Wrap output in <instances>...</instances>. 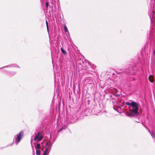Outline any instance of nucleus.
<instances>
[{
	"instance_id": "obj_10",
	"label": "nucleus",
	"mask_w": 155,
	"mask_h": 155,
	"mask_svg": "<svg viewBox=\"0 0 155 155\" xmlns=\"http://www.w3.org/2000/svg\"><path fill=\"white\" fill-rule=\"evenodd\" d=\"M64 31L68 33V30L67 29V27L65 25H64Z\"/></svg>"
},
{
	"instance_id": "obj_18",
	"label": "nucleus",
	"mask_w": 155,
	"mask_h": 155,
	"mask_svg": "<svg viewBox=\"0 0 155 155\" xmlns=\"http://www.w3.org/2000/svg\"><path fill=\"white\" fill-rule=\"evenodd\" d=\"M11 66H10V65H8V66H5V67H3L2 68H6V67H11Z\"/></svg>"
},
{
	"instance_id": "obj_21",
	"label": "nucleus",
	"mask_w": 155,
	"mask_h": 155,
	"mask_svg": "<svg viewBox=\"0 0 155 155\" xmlns=\"http://www.w3.org/2000/svg\"><path fill=\"white\" fill-rule=\"evenodd\" d=\"M48 142L47 143H46V145H48Z\"/></svg>"
},
{
	"instance_id": "obj_7",
	"label": "nucleus",
	"mask_w": 155,
	"mask_h": 155,
	"mask_svg": "<svg viewBox=\"0 0 155 155\" xmlns=\"http://www.w3.org/2000/svg\"><path fill=\"white\" fill-rule=\"evenodd\" d=\"M48 149V147H46L45 148V150L43 152V155H48L50 150H49Z\"/></svg>"
},
{
	"instance_id": "obj_15",
	"label": "nucleus",
	"mask_w": 155,
	"mask_h": 155,
	"mask_svg": "<svg viewBox=\"0 0 155 155\" xmlns=\"http://www.w3.org/2000/svg\"><path fill=\"white\" fill-rule=\"evenodd\" d=\"M51 141H49L48 142V144L49 146L48 147L49 148V147L51 145Z\"/></svg>"
},
{
	"instance_id": "obj_5",
	"label": "nucleus",
	"mask_w": 155,
	"mask_h": 155,
	"mask_svg": "<svg viewBox=\"0 0 155 155\" xmlns=\"http://www.w3.org/2000/svg\"><path fill=\"white\" fill-rule=\"evenodd\" d=\"M138 109H132L130 112V114L134 116L137 115L138 114Z\"/></svg>"
},
{
	"instance_id": "obj_12",
	"label": "nucleus",
	"mask_w": 155,
	"mask_h": 155,
	"mask_svg": "<svg viewBox=\"0 0 155 155\" xmlns=\"http://www.w3.org/2000/svg\"><path fill=\"white\" fill-rule=\"evenodd\" d=\"M149 132L150 133V134H151V136H152V137L153 138H154V137H154V133L153 132H152L153 133V134H152L151 133V132H150V131L149 130Z\"/></svg>"
},
{
	"instance_id": "obj_17",
	"label": "nucleus",
	"mask_w": 155,
	"mask_h": 155,
	"mask_svg": "<svg viewBox=\"0 0 155 155\" xmlns=\"http://www.w3.org/2000/svg\"><path fill=\"white\" fill-rule=\"evenodd\" d=\"M81 57H82V60H84V61H85V58H84V57L82 55Z\"/></svg>"
},
{
	"instance_id": "obj_1",
	"label": "nucleus",
	"mask_w": 155,
	"mask_h": 155,
	"mask_svg": "<svg viewBox=\"0 0 155 155\" xmlns=\"http://www.w3.org/2000/svg\"><path fill=\"white\" fill-rule=\"evenodd\" d=\"M24 133L22 131H21L16 136L14 139V142L17 145L20 142L23 136Z\"/></svg>"
},
{
	"instance_id": "obj_8",
	"label": "nucleus",
	"mask_w": 155,
	"mask_h": 155,
	"mask_svg": "<svg viewBox=\"0 0 155 155\" xmlns=\"http://www.w3.org/2000/svg\"><path fill=\"white\" fill-rule=\"evenodd\" d=\"M149 81L152 83L154 81V77L152 75H150L148 78Z\"/></svg>"
},
{
	"instance_id": "obj_19",
	"label": "nucleus",
	"mask_w": 155,
	"mask_h": 155,
	"mask_svg": "<svg viewBox=\"0 0 155 155\" xmlns=\"http://www.w3.org/2000/svg\"><path fill=\"white\" fill-rule=\"evenodd\" d=\"M153 54L155 55V49L153 51Z\"/></svg>"
},
{
	"instance_id": "obj_20",
	"label": "nucleus",
	"mask_w": 155,
	"mask_h": 155,
	"mask_svg": "<svg viewBox=\"0 0 155 155\" xmlns=\"http://www.w3.org/2000/svg\"><path fill=\"white\" fill-rule=\"evenodd\" d=\"M88 63L89 64V65H91V63L90 62H88Z\"/></svg>"
},
{
	"instance_id": "obj_3",
	"label": "nucleus",
	"mask_w": 155,
	"mask_h": 155,
	"mask_svg": "<svg viewBox=\"0 0 155 155\" xmlns=\"http://www.w3.org/2000/svg\"><path fill=\"white\" fill-rule=\"evenodd\" d=\"M43 135L41 132H39L37 134L35 135L34 137V140L38 142L41 140L43 137Z\"/></svg>"
},
{
	"instance_id": "obj_4",
	"label": "nucleus",
	"mask_w": 155,
	"mask_h": 155,
	"mask_svg": "<svg viewBox=\"0 0 155 155\" xmlns=\"http://www.w3.org/2000/svg\"><path fill=\"white\" fill-rule=\"evenodd\" d=\"M127 105L131 106L132 109H138V105L137 103L132 101L131 103H127Z\"/></svg>"
},
{
	"instance_id": "obj_11",
	"label": "nucleus",
	"mask_w": 155,
	"mask_h": 155,
	"mask_svg": "<svg viewBox=\"0 0 155 155\" xmlns=\"http://www.w3.org/2000/svg\"><path fill=\"white\" fill-rule=\"evenodd\" d=\"M36 154L37 155H40V152L39 150H36Z\"/></svg>"
},
{
	"instance_id": "obj_16",
	"label": "nucleus",
	"mask_w": 155,
	"mask_h": 155,
	"mask_svg": "<svg viewBox=\"0 0 155 155\" xmlns=\"http://www.w3.org/2000/svg\"><path fill=\"white\" fill-rule=\"evenodd\" d=\"M46 6L47 7H48V2H46Z\"/></svg>"
},
{
	"instance_id": "obj_9",
	"label": "nucleus",
	"mask_w": 155,
	"mask_h": 155,
	"mask_svg": "<svg viewBox=\"0 0 155 155\" xmlns=\"http://www.w3.org/2000/svg\"><path fill=\"white\" fill-rule=\"evenodd\" d=\"M62 52L64 54H67L66 51L64 50L62 48H61Z\"/></svg>"
},
{
	"instance_id": "obj_14",
	"label": "nucleus",
	"mask_w": 155,
	"mask_h": 155,
	"mask_svg": "<svg viewBox=\"0 0 155 155\" xmlns=\"http://www.w3.org/2000/svg\"><path fill=\"white\" fill-rule=\"evenodd\" d=\"M37 148L38 149H39L40 147V144L39 143H38L37 145Z\"/></svg>"
},
{
	"instance_id": "obj_13",
	"label": "nucleus",
	"mask_w": 155,
	"mask_h": 155,
	"mask_svg": "<svg viewBox=\"0 0 155 155\" xmlns=\"http://www.w3.org/2000/svg\"><path fill=\"white\" fill-rule=\"evenodd\" d=\"M46 26H47V31H48V22L47 21V20H46Z\"/></svg>"
},
{
	"instance_id": "obj_2",
	"label": "nucleus",
	"mask_w": 155,
	"mask_h": 155,
	"mask_svg": "<svg viewBox=\"0 0 155 155\" xmlns=\"http://www.w3.org/2000/svg\"><path fill=\"white\" fill-rule=\"evenodd\" d=\"M151 8L149 10V16L151 20V22H153V20L155 18V12L154 10V5L153 4H152L150 5Z\"/></svg>"
},
{
	"instance_id": "obj_6",
	"label": "nucleus",
	"mask_w": 155,
	"mask_h": 155,
	"mask_svg": "<svg viewBox=\"0 0 155 155\" xmlns=\"http://www.w3.org/2000/svg\"><path fill=\"white\" fill-rule=\"evenodd\" d=\"M85 81L87 83V85L89 84L92 85L93 83L92 80L90 78L86 79L85 80Z\"/></svg>"
},
{
	"instance_id": "obj_22",
	"label": "nucleus",
	"mask_w": 155,
	"mask_h": 155,
	"mask_svg": "<svg viewBox=\"0 0 155 155\" xmlns=\"http://www.w3.org/2000/svg\"><path fill=\"white\" fill-rule=\"evenodd\" d=\"M15 74V73H14L13 74H12L13 75H14V74Z\"/></svg>"
}]
</instances>
